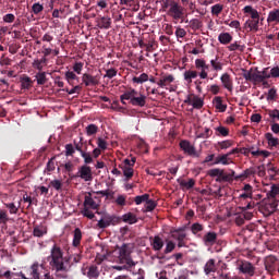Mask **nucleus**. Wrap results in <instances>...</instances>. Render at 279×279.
<instances>
[{"instance_id": "obj_1", "label": "nucleus", "mask_w": 279, "mask_h": 279, "mask_svg": "<svg viewBox=\"0 0 279 279\" xmlns=\"http://www.w3.org/2000/svg\"><path fill=\"white\" fill-rule=\"evenodd\" d=\"M46 260L54 271H69L64 252L57 243H54L50 248V255L46 258Z\"/></svg>"}, {"instance_id": "obj_2", "label": "nucleus", "mask_w": 279, "mask_h": 279, "mask_svg": "<svg viewBox=\"0 0 279 279\" xmlns=\"http://www.w3.org/2000/svg\"><path fill=\"white\" fill-rule=\"evenodd\" d=\"M133 250L134 244L123 243L121 246L117 245L112 254L117 258V263L124 265L126 269H132V267H136V263L132 259Z\"/></svg>"}, {"instance_id": "obj_3", "label": "nucleus", "mask_w": 279, "mask_h": 279, "mask_svg": "<svg viewBox=\"0 0 279 279\" xmlns=\"http://www.w3.org/2000/svg\"><path fill=\"white\" fill-rule=\"evenodd\" d=\"M195 69L196 70H186L183 73V80H185L187 84H192L193 80H196L197 76L201 80H208V71L210 70V64L206 63V60L196 59Z\"/></svg>"}, {"instance_id": "obj_4", "label": "nucleus", "mask_w": 279, "mask_h": 279, "mask_svg": "<svg viewBox=\"0 0 279 279\" xmlns=\"http://www.w3.org/2000/svg\"><path fill=\"white\" fill-rule=\"evenodd\" d=\"M120 100L121 104H123V106H128V102L125 101H129L131 106H135L138 108H145V106L147 105V96L136 92V89L134 88H130L126 92H124L120 96Z\"/></svg>"}, {"instance_id": "obj_5", "label": "nucleus", "mask_w": 279, "mask_h": 279, "mask_svg": "<svg viewBox=\"0 0 279 279\" xmlns=\"http://www.w3.org/2000/svg\"><path fill=\"white\" fill-rule=\"evenodd\" d=\"M236 172L234 170L231 173H226V170L214 168L207 171V175L209 178H216V182H234V178H236Z\"/></svg>"}, {"instance_id": "obj_6", "label": "nucleus", "mask_w": 279, "mask_h": 279, "mask_svg": "<svg viewBox=\"0 0 279 279\" xmlns=\"http://www.w3.org/2000/svg\"><path fill=\"white\" fill-rule=\"evenodd\" d=\"M165 8H168V16H171L174 21L184 19V7L180 5L177 1L168 0L165 3Z\"/></svg>"}, {"instance_id": "obj_7", "label": "nucleus", "mask_w": 279, "mask_h": 279, "mask_svg": "<svg viewBox=\"0 0 279 279\" xmlns=\"http://www.w3.org/2000/svg\"><path fill=\"white\" fill-rule=\"evenodd\" d=\"M43 269H45V264H38V262H35L28 269L31 279H41L43 276L40 275V271H43ZM20 277L22 279H29V278L25 277V274H23V272H20Z\"/></svg>"}, {"instance_id": "obj_8", "label": "nucleus", "mask_w": 279, "mask_h": 279, "mask_svg": "<svg viewBox=\"0 0 279 279\" xmlns=\"http://www.w3.org/2000/svg\"><path fill=\"white\" fill-rule=\"evenodd\" d=\"M180 149H182L183 154H186V156H191L192 158H199V153H197V149L189 140H182L179 143Z\"/></svg>"}, {"instance_id": "obj_9", "label": "nucleus", "mask_w": 279, "mask_h": 279, "mask_svg": "<svg viewBox=\"0 0 279 279\" xmlns=\"http://www.w3.org/2000/svg\"><path fill=\"white\" fill-rule=\"evenodd\" d=\"M117 223H119V217L106 214L98 221L97 228L100 230H106V228H109V226H117Z\"/></svg>"}, {"instance_id": "obj_10", "label": "nucleus", "mask_w": 279, "mask_h": 279, "mask_svg": "<svg viewBox=\"0 0 279 279\" xmlns=\"http://www.w3.org/2000/svg\"><path fill=\"white\" fill-rule=\"evenodd\" d=\"M83 276H86L88 279H98L101 276V270L97 264H92L82 268Z\"/></svg>"}, {"instance_id": "obj_11", "label": "nucleus", "mask_w": 279, "mask_h": 279, "mask_svg": "<svg viewBox=\"0 0 279 279\" xmlns=\"http://www.w3.org/2000/svg\"><path fill=\"white\" fill-rule=\"evenodd\" d=\"M75 178H81L84 182H93V169L89 166L83 165L78 168Z\"/></svg>"}, {"instance_id": "obj_12", "label": "nucleus", "mask_w": 279, "mask_h": 279, "mask_svg": "<svg viewBox=\"0 0 279 279\" xmlns=\"http://www.w3.org/2000/svg\"><path fill=\"white\" fill-rule=\"evenodd\" d=\"M277 263L278 258H276V256H267L264 262L266 271H268L269 274H274V271H276Z\"/></svg>"}, {"instance_id": "obj_13", "label": "nucleus", "mask_w": 279, "mask_h": 279, "mask_svg": "<svg viewBox=\"0 0 279 279\" xmlns=\"http://www.w3.org/2000/svg\"><path fill=\"white\" fill-rule=\"evenodd\" d=\"M203 243L206 245V247H213V245L217 243V232L209 231L205 233L203 236Z\"/></svg>"}, {"instance_id": "obj_14", "label": "nucleus", "mask_w": 279, "mask_h": 279, "mask_svg": "<svg viewBox=\"0 0 279 279\" xmlns=\"http://www.w3.org/2000/svg\"><path fill=\"white\" fill-rule=\"evenodd\" d=\"M220 81H221V84H222L223 88L229 90V93H232V90L234 89V85H233L232 77H230V74L223 73L220 76Z\"/></svg>"}, {"instance_id": "obj_15", "label": "nucleus", "mask_w": 279, "mask_h": 279, "mask_svg": "<svg viewBox=\"0 0 279 279\" xmlns=\"http://www.w3.org/2000/svg\"><path fill=\"white\" fill-rule=\"evenodd\" d=\"M173 82H175V76H173V74H167L159 78L157 85L159 88H167V86H169V84H173Z\"/></svg>"}, {"instance_id": "obj_16", "label": "nucleus", "mask_w": 279, "mask_h": 279, "mask_svg": "<svg viewBox=\"0 0 279 279\" xmlns=\"http://www.w3.org/2000/svg\"><path fill=\"white\" fill-rule=\"evenodd\" d=\"M260 25V17L255 20H247L244 23V29H248V32H258V27Z\"/></svg>"}, {"instance_id": "obj_17", "label": "nucleus", "mask_w": 279, "mask_h": 279, "mask_svg": "<svg viewBox=\"0 0 279 279\" xmlns=\"http://www.w3.org/2000/svg\"><path fill=\"white\" fill-rule=\"evenodd\" d=\"M268 25H279V9H272L267 16Z\"/></svg>"}, {"instance_id": "obj_18", "label": "nucleus", "mask_w": 279, "mask_h": 279, "mask_svg": "<svg viewBox=\"0 0 279 279\" xmlns=\"http://www.w3.org/2000/svg\"><path fill=\"white\" fill-rule=\"evenodd\" d=\"M177 182L182 191H191V189L195 186V179H189L187 181L184 179H178Z\"/></svg>"}, {"instance_id": "obj_19", "label": "nucleus", "mask_w": 279, "mask_h": 279, "mask_svg": "<svg viewBox=\"0 0 279 279\" xmlns=\"http://www.w3.org/2000/svg\"><path fill=\"white\" fill-rule=\"evenodd\" d=\"M84 208H92V210H97V208H99V204H97L95 199H93L92 193L85 195Z\"/></svg>"}, {"instance_id": "obj_20", "label": "nucleus", "mask_w": 279, "mask_h": 279, "mask_svg": "<svg viewBox=\"0 0 279 279\" xmlns=\"http://www.w3.org/2000/svg\"><path fill=\"white\" fill-rule=\"evenodd\" d=\"M82 81L85 84V86H97L99 84L97 76H93L88 73L83 74Z\"/></svg>"}, {"instance_id": "obj_21", "label": "nucleus", "mask_w": 279, "mask_h": 279, "mask_svg": "<svg viewBox=\"0 0 279 279\" xmlns=\"http://www.w3.org/2000/svg\"><path fill=\"white\" fill-rule=\"evenodd\" d=\"M242 274H247L248 276H254V266L250 262H242L239 266Z\"/></svg>"}, {"instance_id": "obj_22", "label": "nucleus", "mask_w": 279, "mask_h": 279, "mask_svg": "<svg viewBox=\"0 0 279 279\" xmlns=\"http://www.w3.org/2000/svg\"><path fill=\"white\" fill-rule=\"evenodd\" d=\"M213 104L216 110H218L219 112H226V110H228V105L223 104V98H221L220 96H216L213 99Z\"/></svg>"}, {"instance_id": "obj_23", "label": "nucleus", "mask_w": 279, "mask_h": 279, "mask_svg": "<svg viewBox=\"0 0 279 279\" xmlns=\"http://www.w3.org/2000/svg\"><path fill=\"white\" fill-rule=\"evenodd\" d=\"M150 245L155 252H160V250L165 247V242L162 241V238H160V235H155L153 241L150 242Z\"/></svg>"}, {"instance_id": "obj_24", "label": "nucleus", "mask_w": 279, "mask_h": 279, "mask_svg": "<svg viewBox=\"0 0 279 279\" xmlns=\"http://www.w3.org/2000/svg\"><path fill=\"white\" fill-rule=\"evenodd\" d=\"M232 145H234V142L232 140H226L215 144V149L216 151H222L223 149H230Z\"/></svg>"}, {"instance_id": "obj_25", "label": "nucleus", "mask_w": 279, "mask_h": 279, "mask_svg": "<svg viewBox=\"0 0 279 279\" xmlns=\"http://www.w3.org/2000/svg\"><path fill=\"white\" fill-rule=\"evenodd\" d=\"M215 165H225V166H228L230 165V157L228 156V154H222V155H219L217 156L213 163L210 165L211 167L215 166Z\"/></svg>"}, {"instance_id": "obj_26", "label": "nucleus", "mask_w": 279, "mask_h": 279, "mask_svg": "<svg viewBox=\"0 0 279 279\" xmlns=\"http://www.w3.org/2000/svg\"><path fill=\"white\" fill-rule=\"evenodd\" d=\"M172 239H175L177 241H184L186 239V232H184V229H173L170 231Z\"/></svg>"}, {"instance_id": "obj_27", "label": "nucleus", "mask_w": 279, "mask_h": 279, "mask_svg": "<svg viewBox=\"0 0 279 279\" xmlns=\"http://www.w3.org/2000/svg\"><path fill=\"white\" fill-rule=\"evenodd\" d=\"M244 14H250L251 19L248 20H256L260 19V13L256 9H254L252 5H246L243 9Z\"/></svg>"}, {"instance_id": "obj_28", "label": "nucleus", "mask_w": 279, "mask_h": 279, "mask_svg": "<svg viewBox=\"0 0 279 279\" xmlns=\"http://www.w3.org/2000/svg\"><path fill=\"white\" fill-rule=\"evenodd\" d=\"M82 243V230L80 228L74 229L73 232V241H72V245L73 247H80Z\"/></svg>"}, {"instance_id": "obj_29", "label": "nucleus", "mask_w": 279, "mask_h": 279, "mask_svg": "<svg viewBox=\"0 0 279 279\" xmlns=\"http://www.w3.org/2000/svg\"><path fill=\"white\" fill-rule=\"evenodd\" d=\"M80 260H82L81 254H73V255L65 257V263L69 266V269H71L72 265L80 263Z\"/></svg>"}, {"instance_id": "obj_30", "label": "nucleus", "mask_w": 279, "mask_h": 279, "mask_svg": "<svg viewBox=\"0 0 279 279\" xmlns=\"http://www.w3.org/2000/svg\"><path fill=\"white\" fill-rule=\"evenodd\" d=\"M122 221H124V223H130V226H132L138 222V218H136L134 214L128 213L122 216Z\"/></svg>"}, {"instance_id": "obj_31", "label": "nucleus", "mask_w": 279, "mask_h": 279, "mask_svg": "<svg viewBox=\"0 0 279 279\" xmlns=\"http://www.w3.org/2000/svg\"><path fill=\"white\" fill-rule=\"evenodd\" d=\"M232 35L230 33H221L218 36V40L220 45H230L231 40H232Z\"/></svg>"}, {"instance_id": "obj_32", "label": "nucleus", "mask_w": 279, "mask_h": 279, "mask_svg": "<svg viewBox=\"0 0 279 279\" xmlns=\"http://www.w3.org/2000/svg\"><path fill=\"white\" fill-rule=\"evenodd\" d=\"M47 234V227L45 226H36L33 230V235L37 236L38 239L45 236Z\"/></svg>"}, {"instance_id": "obj_33", "label": "nucleus", "mask_w": 279, "mask_h": 279, "mask_svg": "<svg viewBox=\"0 0 279 279\" xmlns=\"http://www.w3.org/2000/svg\"><path fill=\"white\" fill-rule=\"evenodd\" d=\"M210 66L213 69V71L219 72V71H223V63H221L219 61V57H215V59L210 60Z\"/></svg>"}, {"instance_id": "obj_34", "label": "nucleus", "mask_w": 279, "mask_h": 279, "mask_svg": "<svg viewBox=\"0 0 279 279\" xmlns=\"http://www.w3.org/2000/svg\"><path fill=\"white\" fill-rule=\"evenodd\" d=\"M229 51H240L243 53L245 51V45H241V41H234L233 44L227 47Z\"/></svg>"}, {"instance_id": "obj_35", "label": "nucleus", "mask_w": 279, "mask_h": 279, "mask_svg": "<svg viewBox=\"0 0 279 279\" xmlns=\"http://www.w3.org/2000/svg\"><path fill=\"white\" fill-rule=\"evenodd\" d=\"M265 138H266L269 147H278L279 146V138L274 137V134L266 133Z\"/></svg>"}, {"instance_id": "obj_36", "label": "nucleus", "mask_w": 279, "mask_h": 279, "mask_svg": "<svg viewBox=\"0 0 279 279\" xmlns=\"http://www.w3.org/2000/svg\"><path fill=\"white\" fill-rule=\"evenodd\" d=\"M265 209L267 210L268 215H274V213L278 210V201L272 199L270 203L265 205Z\"/></svg>"}, {"instance_id": "obj_37", "label": "nucleus", "mask_w": 279, "mask_h": 279, "mask_svg": "<svg viewBox=\"0 0 279 279\" xmlns=\"http://www.w3.org/2000/svg\"><path fill=\"white\" fill-rule=\"evenodd\" d=\"M123 175L125 180H132L134 178V168L130 166H123L122 167Z\"/></svg>"}, {"instance_id": "obj_38", "label": "nucleus", "mask_w": 279, "mask_h": 279, "mask_svg": "<svg viewBox=\"0 0 279 279\" xmlns=\"http://www.w3.org/2000/svg\"><path fill=\"white\" fill-rule=\"evenodd\" d=\"M279 195V186L278 184H272L270 186V191L267 193L268 199H276Z\"/></svg>"}, {"instance_id": "obj_39", "label": "nucleus", "mask_w": 279, "mask_h": 279, "mask_svg": "<svg viewBox=\"0 0 279 279\" xmlns=\"http://www.w3.org/2000/svg\"><path fill=\"white\" fill-rule=\"evenodd\" d=\"M192 106L195 110H202L204 108V99L199 96H193Z\"/></svg>"}, {"instance_id": "obj_40", "label": "nucleus", "mask_w": 279, "mask_h": 279, "mask_svg": "<svg viewBox=\"0 0 279 279\" xmlns=\"http://www.w3.org/2000/svg\"><path fill=\"white\" fill-rule=\"evenodd\" d=\"M132 82L133 84H145V82H149V75L142 73L140 76H134Z\"/></svg>"}, {"instance_id": "obj_41", "label": "nucleus", "mask_w": 279, "mask_h": 279, "mask_svg": "<svg viewBox=\"0 0 279 279\" xmlns=\"http://www.w3.org/2000/svg\"><path fill=\"white\" fill-rule=\"evenodd\" d=\"M204 271H205L206 276H208V274H213V272L216 271V268H215V259H209V260L205 264Z\"/></svg>"}, {"instance_id": "obj_42", "label": "nucleus", "mask_w": 279, "mask_h": 279, "mask_svg": "<svg viewBox=\"0 0 279 279\" xmlns=\"http://www.w3.org/2000/svg\"><path fill=\"white\" fill-rule=\"evenodd\" d=\"M190 27L193 32H197V29H202V27H204V24L198 19H192L190 21Z\"/></svg>"}, {"instance_id": "obj_43", "label": "nucleus", "mask_w": 279, "mask_h": 279, "mask_svg": "<svg viewBox=\"0 0 279 279\" xmlns=\"http://www.w3.org/2000/svg\"><path fill=\"white\" fill-rule=\"evenodd\" d=\"M35 77L37 80L38 86H45V84H47V73L46 72H38L35 75Z\"/></svg>"}, {"instance_id": "obj_44", "label": "nucleus", "mask_w": 279, "mask_h": 279, "mask_svg": "<svg viewBox=\"0 0 279 279\" xmlns=\"http://www.w3.org/2000/svg\"><path fill=\"white\" fill-rule=\"evenodd\" d=\"M111 25H112V20H110V17L104 16L100 19V23H99L100 29H110Z\"/></svg>"}, {"instance_id": "obj_45", "label": "nucleus", "mask_w": 279, "mask_h": 279, "mask_svg": "<svg viewBox=\"0 0 279 279\" xmlns=\"http://www.w3.org/2000/svg\"><path fill=\"white\" fill-rule=\"evenodd\" d=\"M32 84H34V82L32 81V78L29 76H23L21 78L22 88L28 90V88H32Z\"/></svg>"}, {"instance_id": "obj_46", "label": "nucleus", "mask_w": 279, "mask_h": 279, "mask_svg": "<svg viewBox=\"0 0 279 279\" xmlns=\"http://www.w3.org/2000/svg\"><path fill=\"white\" fill-rule=\"evenodd\" d=\"M86 134L87 136H95V134H97V132H99V126H97L96 124H88L85 128Z\"/></svg>"}, {"instance_id": "obj_47", "label": "nucleus", "mask_w": 279, "mask_h": 279, "mask_svg": "<svg viewBox=\"0 0 279 279\" xmlns=\"http://www.w3.org/2000/svg\"><path fill=\"white\" fill-rule=\"evenodd\" d=\"M251 82H254V84H264L263 76L260 75V71H256L252 73Z\"/></svg>"}, {"instance_id": "obj_48", "label": "nucleus", "mask_w": 279, "mask_h": 279, "mask_svg": "<svg viewBox=\"0 0 279 279\" xmlns=\"http://www.w3.org/2000/svg\"><path fill=\"white\" fill-rule=\"evenodd\" d=\"M216 135L217 136H229L230 130L226 126H218V128H216Z\"/></svg>"}, {"instance_id": "obj_49", "label": "nucleus", "mask_w": 279, "mask_h": 279, "mask_svg": "<svg viewBox=\"0 0 279 279\" xmlns=\"http://www.w3.org/2000/svg\"><path fill=\"white\" fill-rule=\"evenodd\" d=\"M204 231V226L202 223L195 222L191 226L192 234H199V232Z\"/></svg>"}, {"instance_id": "obj_50", "label": "nucleus", "mask_w": 279, "mask_h": 279, "mask_svg": "<svg viewBox=\"0 0 279 279\" xmlns=\"http://www.w3.org/2000/svg\"><path fill=\"white\" fill-rule=\"evenodd\" d=\"M128 196L126 195H123V194H120L118 195V197L116 198L114 201V204H117V206H125L128 204Z\"/></svg>"}, {"instance_id": "obj_51", "label": "nucleus", "mask_w": 279, "mask_h": 279, "mask_svg": "<svg viewBox=\"0 0 279 279\" xmlns=\"http://www.w3.org/2000/svg\"><path fill=\"white\" fill-rule=\"evenodd\" d=\"M148 199H149V194H144V195L135 196L134 202L136 206H141V204H143L144 202L146 204Z\"/></svg>"}, {"instance_id": "obj_52", "label": "nucleus", "mask_w": 279, "mask_h": 279, "mask_svg": "<svg viewBox=\"0 0 279 279\" xmlns=\"http://www.w3.org/2000/svg\"><path fill=\"white\" fill-rule=\"evenodd\" d=\"M221 12H223V4L218 3L211 7V14L214 16H219Z\"/></svg>"}, {"instance_id": "obj_53", "label": "nucleus", "mask_w": 279, "mask_h": 279, "mask_svg": "<svg viewBox=\"0 0 279 279\" xmlns=\"http://www.w3.org/2000/svg\"><path fill=\"white\" fill-rule=\"evenodd\" d=\"M156 208V202L154 199H147L145 203V213H151Z\"/></svg>"}, {"instance_id": "obj_54", "label": "nucleus", "mask_w": 279, "mask_h": 279, "mask_svg": "<svg viewBox=\"0 0 279 279\" xmlns=\"http://www.w3.org/2000/svg\"><path fill=\"white\" fill-rule=\"evenodd\" d=\"M46 171L51 173V171H56V157L49 159L46 166Z\"/></svg>"}, {"instance_id": "obj_55", "label": "nucleus", "mask_w": 279, "mask_h": 279, "mask_svg": "<svg viewBox=\"0 0 279 279\" xmlns=\"http://www.w3.org/2000/svg\"><path fill=\"white\" fill-rule=\"evenodd\" d=\"M225 25H228L229 27H232L233 29H241V22L238 20H233L230 22V20L225 21Z\"/></svg>"}, {"instance_id": "obj_56", "label": "nucleus", "mask_w": 279, "mask_h": 279, "mask_svg": "<svg viewBox=\"0 0 279 279\" xmlns=\"http://www.w3.org/2000/svg\"><path fill=\"white\" fill-rule=\"evenodd\" d=\"M49 186L54 189V191H62V181L54 179L50 181Z\"/></svg>"}, {"instance_id": "obj_57", "label": "nucleus", "mask_w": 279, "mask_h": 279, "mask_svg": "<svg viewBox=\"0 0 279 279\" xmlns=\"http://www.w3.org/2000/svg\"><path fill=\"white\" fill-rule=\"evenodd\" d=\"M117 73H119V71L114 68H111L109 70H106V74L104 75V77L112 80V77H117Z\"/></svg>"}, {"instance_id": "obj_58", "label": "nucleus", "mask_w": 279, "mask_h": 279, "mask_svg": "<svg viewBox=\"0 0 279 279\" xmlns=\"http://www.w3.org/2000/svg\"><path fill=\"white\" fill-rule=\"evenodd\" d=\"M81 156H82V158L84 159V163H85L86 166L93 163V156L90 155V153L84 151V153H82Z\"/></svg>"}, {"instance_id": "obj_59", "label": "nucleus", "mask_w": 279, "mask_h": 279, "mask_svg": "<svg viewBox=\"0 0 279 279\" xmlns=\"http://www.w3.org/2000/svg\"><path fill=\"white\" fill-rule=\"evenodd\" d=\"M175 250V243L173 241H168L166 248H165V254H171Z\"/></svg>"}, {"instance_id": "obj_60", "label": "nucleus", "mask_w": 279, "mask_h": 279, "mask_svg": "<svg viewBox=\"0 0 279 279\" xmlns=\"http://www.w3.org/2000/svg\"><path fill=\"white\" fill-rule=\"evenodd\" d=\"M97 145H98V149H102V150L108 149V142H106V140L101 137H98Z\"/></svg>"}, {"instance_id": "obj_61", "label": "nucleus", "mask_w": 279, "mask_h": 279, "mask_svg": "<svg viewBox=\"0 0 279 279\" xmlns=\"http://www.w3.org/2000/svg\"><path fill=\"white\" fill-rule=\"evenodd\" d=\"M268 116L272 121H279V110L278 109H272L268 111Z\"/></svg>"}, {"instance_id": "obj_62", "label": "nucleus", "mask_w": 279, "mask_h": 279, "mask_svg": "<svg viewBox=\"0 0 279 279\" xmlns=\"http://www.w3.org/2000/svg\"><path fill=\"white\" fill-rule=\"evenodd\" d=\"M82 69H84V63L83 62H75L73 65V71L74 73H77V75L82 74Z\"/></svg>"}, {"instance_id": "obj_63", "label": "nucleus", "mask_w": 279, "mask_h": 279, "mask_svg": "<svg viewBox=\"0 0 279 279\" xmlns=\"http://www.w3.org/2000/svg\"><path fill=\"white\" fill-rule=\"evenodd\" d=\"M32 10H33L34 14H40V12H43V10H45V7H43V4L37 2V3L33 4Z\"/></svg>"}, {"instance_id": "obj_64", "label": "nucleus", "mask_w": 279, "mask_h": 279, "mask_svg": "<svg viewBox=\"0 0 279 279\" xmlns=\"http://www.w3.org/2000/svg\"><path fill=\"white\" fill-rule=\"evenodd\" d=\"M75 154V146L73 144L65 145V156H73Z\"/></svg>"}]
</instances>
